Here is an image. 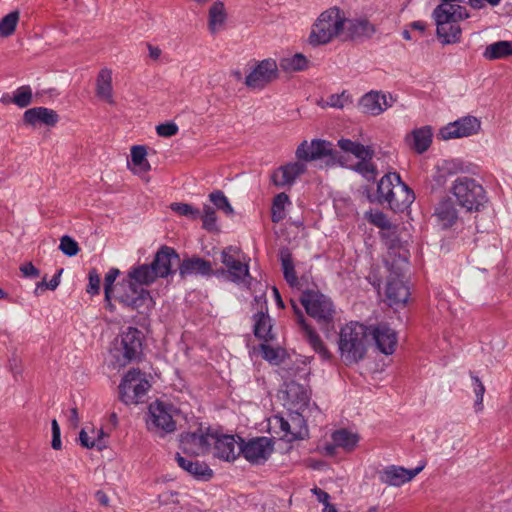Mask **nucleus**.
Instances as JSON below:
<instances>
[{
	"label": "nucleus",
	"mask_w": 512,
	"mask_h": 512,
	"mask_svg": "<svg viewBox=\"0 0 512 512\" xmlns=\"http://www.w3.org/2000/svg\"><path fill=\"white\" fill-rule=\"evenodd\" d=\"M172 259H178L175 250L163 246L150 264L130 267L125 278L118 284V301L133 310L151 309L154 306V300L145 286L153 284L158 278L171 275Z\"/></svg>",
	"instance_id": "nucleus-1"
},
{
	"label": "nucleus",
	"mask_w": 512,
	"mask_h": 512,
	"mask_svg": "<svg viewBox=\"0 0 512 512\" xmlns=\"http://www.w3.org/2000/svg\"><path fill=\"white\" fill-rule=\"evenodd\" d=\"M299 161L291 162L277 168L271 175L272 183L277 187L291 186L297 177L306 171V165L302 161L326 160L327 163L335 162L337 151L333 144L326 140L314 139L310 143L303 141L296 150Z\"/></svg>",
	"instance_id": "nucleus-2"
},
{
	"label": "nucleus",
	"mask_w": 512,
	"mask_h": 512,
	"mask_svg": "<svg viewBox=\"0 0 512 512\" xmlns=\"http://www.w3.org/2000/svg\"><path fill=\"white\" fill-rule=\"evenodd\" d=\"M439 1L440 4L432 12L437 36L445 45L458 43L462 34L459 22L470 17L467 9L460 5L464 0Z\"/></svg>",
	"instance_id": "nucleus-3"
},
{
	"label": "nucleus",
	"mask_w": 512,
	"mask_h": 512,
	"mask_svg": "<svg viewBox=\"0 0 512 512\" xmlns=\"http://www.w3.org/2000/svg\"><path fill=\"white\" fill-rule=\"evenodd\" d=\"M368 328L359 322H350L339 333L338 348L345 364L361 361L367 352Z\"/></svg>",
	"instance_id": "nucleus-4"
},
{
	"label": "nucleus",
	"mask_w": 512,
	"mask_h": 512,
	"mask_svg": "<svg viewBox=\"0 0 512 512\" xmlns=\"http://www.w3.org/2000/svg\"><path fill=\"white\" fill-rule=\"evenodd\" d=\"M459 206L468 212H478L488 201L484 187L469 176L457 177L450 188Z\"/></svg>",
	"instance_id": "nucleus-5"
},
{
	"label": "nucleus",
	"mask_w": 512,
	"mask_h": 512,
	"mask_svg": "<svg viewBox=\"0 0 512 512\" xmlns=\"http://www.w3.org/2000/svg\"><path fill=\"white\" fill-rule=\"evenodd\" d=\"M379 201L387 203L394 211L408 207L414 201V193L401 181L397 173L384 175L377 186Z\"/></svg>",
	"instance_id": "nucleus-6"
},
{
	"label": "nucleus",
	"mask_w": 512,
	"mask_h": 512,
	"mask_svg": "<svg viewBox=\"0 0 512 512\" xmlns=\"http://www.w3.org/2000/svg\"><path fill=\"white\" fill-rule=\"evenodd\" d=\"M344 25L345 16L339 8L333 7L322 12L312 26L309 43L314 46L329 43L344 32Z\"/></svg>",
	"instance_id": "nucleus-7"
},
{
	"label": "nucleus",
	"mask_w": 512,
	"mask_h": 512,
	"mask_svg": "<svg viewBox=\"0 0 512 512\" xmlns=\"http://www.w3.org/2000/svg\"><path fill=\"white\" fill-rule=\"evenodd\" d=\"M220 259L226 270L218 271L217 275H226L227 279L237 285H247L251 276L249 272L250 258L237 246H227L221 251Z\"/></svg>",
	"instance_id": "nucleus-8"
},
{
	"label": "nucleus",
	"mask_w": 512,
	"mask_h": 512,
	"mask_svg": "<svg viewBox=\"0 0 512 512\" xmlns=\"http://www.w3.org/2000/svg\"><path fill=\"white\" fill-rule=\"evenodd\" d=\"M307 314L323 328L333 322L334 306L330 298L319 291L306 290L300 297Z\"/></svg>",
	"instance_id": "nucleus-9"
},
{
	"label": "nucleus",
	"mask_w": 512,
	"mask_h": 512,
	"mask_svg": "<svg viewBox=\"0 0 512 512\" xmlns=\"http://www.w3.org/2000/svg\"><path fill=\"white\" fill-rule=\"evenodd\" d=\"M174 408L171 404L155 401L149 405L146 419L147 429L161 437L172 433L176 429L173 419Z\"/></svg>",
	"instance_id": "nucleus-10"
},
{
	"label": "nucleus",
	"mask_w": 512,
	"mask_h": 512,
	"mask_svg": "<svg viewBox=\"0 0 512 512\" xmlns=\"http://www.w3.org/2000/svg\"><path fill=\"white\" fill-rule=\"evenodd\" d=\"M150 388V383L138 369L129 370L119 385L120 400L125 404H137Z\"/></svg>",
	"instance_id": "nucleus-11"
},
{
	"label": "nucleus",
	"mask_w": 512,
	"mask_h": 512,
	"mask_svg": "<svg viewBox=\"0 0 512 512\" xmlns=\"http://www.w3.org/2000/svg\"><path fill=\"white\" fill-rule=\"evenodd\" d=\"M142 352L141 332L134 327H129L121 335V346L115 350V366L124 367L136 360Z\"/></svg>",
	"instance_id": "nucleus-12"
},
{
	"label": "nucleus",
	"mask_w": 512,
	"mask_h": 512,
	"mask_svg": "<svg viewBox=\"0 0 512 512\" xmlns=\"http://www.w3.org/2000/svg\"><path fill=\"white\" fill-rule=\"evenodd\" d=\"M240 455L251 464L259 465L265 463L274 450V442L271 438L260 436L245 441L239 438Z\"/></svg>",
	"instance_id": "nucleus-13"
},
{
	"label": "nucleus",
	"mask_w": 512,
	"mask_h": 512,
	"mask_svg": "<svg viewBox=\"0 0 512 512\" xmlns=\"http://www.w3.org/2000/svg\"><path fill=\"white\" fill-rule=\"evenodd\" d=\"M481 130V120L466 115L440 128L438 137L442 140L465 138L476 135Z\"/></svg>",
	"instance_id": "nucleus-14"
},
{
	"label": "nucleus",
	"mask_w": 512,
	"mask_h": 512,
	"mask_svg": "<svg viewBox=\"0 0 512 512\" xmlns=\"http://www.w3.org/2000/svg\"><path fill=\"white\" fill-rule=\"evenodd\" d=\"M279 394L283 405L288 410L303 413L309 406L310 393L308 389L296 381H286Z\"/></svg>",
	"instance_id": "nucleus-15"
},
{
	"label": "nucleus",
	"mask_w": 512,
	"mask_h": 512,
	"mask_svg": "<svg viewBox=\"0 0 512 512\" xmlns=\"http://www.w3.org/2000/svg\"><path fill=\"white\" fill-rule=\"evenodd\" d=\"M278 77V65L272 59L260 61L246 76L245 84L251 89H263Z\"/></svg>",
	"instance_id": "nucleus-16"
},
{
	"label": "nucleus",
	"mask_w": 512,
	"mask_h": 512,
	"mask_svg": "<svg viewBox=\"0 0 512 512\" xmlns=\"http://www.w3.org/2000/svg\"><path fill=\"white\" fill-rule=\"evenodd\" d=\"M239 436L213 433V455L220 460L233 462L240 455Z\"/></svg>",
	"instance_id": "nucleus-17"
},
{
	"label": "nucleus",
	"mask_w": 512,
	"mask_h": 512,
	"mask_svg": "<svg viewBox=\"0 0 512 512\" xmlns=\"http://www.w3.org/2000/svg\"><path fill=\"white\" fill-rule=\"evenodd\" d=\"M424 467L425 465L422 464L414 469H406L401 466L390 465L379 472V480L388 486L399 487L410 482Z\"/></svg>",
	"instance_id": "nucleus-18"
},
{
	"label": "nucleus",
	"mask_w": 512,
	"mask_h": 512,
	"mask_svg": "<svg viewBox=\"0 0 512 512\" xmlns=\"http://www.w3.org/2000/svg\"><path fill=\"white\" fill-rule=\"evenodd\" d=\"M213 433H185L180 439V448L189 455H205L211 450Z\"/></svg>",
	"instance_id": "nucleus-19"
},
{
	"label": "nucleus",
	"mask_w": 512,
	"mask_h": 512,
	"mask_svg": "<svg viewBox=\"0 0 512 512\" xmlns=\"http://www.w3.org/2000/svg\"><path fill=\"white\" fill-rule=\"evenodd\" d=\"M385 293L391 307L404 305L407 302L410 292L401 273L395 272L389 276Z\"/></svg>",
	"instance_id": "nucleus-20"
},
{
	"label": "nucleus",
	"mask_w": 512,
	"mask_h": 512,
	"mask_svg": "<svg viewBox=\"0 0 512 512\" xmlns=\"http://www.w3.org/2000/svg\"><path fill=\"white\" fill-rule=\"evenodd\" d=\"M371 335L375 341L377 349L385 354L392 355L395 352L398 336L395 330L385 323H379L372 327Z\"/></svg>",
	"instance_id": "nucleus-21"
},
{
	"label": "nucleus",
	"mask_w": 512,
	"mask_h": 512,
	"mask_svg": "<svg viewBox=\"0 0 512 512\" xmlns=\"http://www.w3.org/2000/svg\"><path fill=\"white\" fill-rule=\"evenodd\" d=\"M276 422L279 424L280 430L283 433L282 437L287 441H294L302 439L307 433L304 425L302 413L295 412L291 414L290 421L283 417H275Z\"/></svg>",
	"instance_id": "nucleus-22"
},
{
	"label": "nucleus",
	"mask_w": 512,
	"mask_h": 512,
	"mask_svg": "<svg viewBox=\"0 0 512 512\" xmlns=\"http://www.w3.org/2000/svg\"><path fill=\"white\" fill-rule=\"evenodd\" d=\"M293 307L297 313L298 324L300 325L301 331L306 341L323 360H329L331 358V354L320 336L306 323L303 314L296 309V306L293 305Z\"/></svg>",
	"instance_id": "nucleus-23"
},
{
	"label": "nucleus",
	"mask_w": 512,
	"mask_h": 512,
	"mask_svg": "<svg viewBox=\"0 0 512 512\" xmlns=\"http://www.w3.org/2000/svg\"><path fill=\"white\" fill-rule=\"evenodd\" d=\"M433 216L436 219L437 225L447 230L453 227L458 221V210L451 199L441 200L435 207Z\"/></svg>",
	"instance_id": "nucleus-24"
},
{
	"label": "nucleus",
	"mask_w": 512,
	"mask_h": 512,
	"mask_svg": "<svg viewBox=\"0 0 512 512\" xmlns=\"http://www.w3.org/2000/svg\"><path fill=\"white\" fill-rule=\"evenodd\" d=\"M391 105L385 94L375 91L366 93L359 101V109L361 112L373 116L380 115Z\"/></svg>",
	"instance_id": "nucleus-25"
},
{
	"label": "nucleus",
	"mask_w": 512,
	"mask_h": 512,
	"mask_svg": "<svg viewBox=\"0 0 512 512\" xmlns=\"http://www.w3.org/2000/svg\"><path fill=\"white\" fill-rule=\"evenodd\" d=\"M331 439L333 443L327 444L324 447L325 452L329 455L334 454L337 447L346 451H352L359 441V436L357 433L342 428L335 430L331 434Z\"/></svg>",
	"instance_id": "nucleus-26"
},
{
	"label": "nucleus",
	"mask_w": 512,
	"mask_h": 512,
	"mask_svg": "<svg viewBox=\"0 0 512 512\" xmlns=\"http://www.w3.org/2000/svg\"><path fill=\"white\" fill-rule=\"evenodd\" d=\"M375 31V26L365 17L345 18L343 33L349 39L370 38Z\"/></svg>",
	"instance_id": "nucleus-27"
},
{
	"label": "nucleus",
	"mask_w": 512,
	"mask_h": 512,
	"mask_svg": "<svg viewBox=\"0 0 512 512\" xmlns=\"http://www.w3.org/2000/svg\"><path fill=\"white\" fill-rule=\"evenodd\" d=\"M175 459L179 467H181L195 479L209 480L213 476L212 469L204 462L184 457L179 453H177Z\"/></svg>",
	"instance_id": "nucleus-28"
},
{
	"label": "nucleus",
	"mask_w": 512,
	"mask_h": 512,
	"mask_svg": "<svg viewBox=\"0 0 512 512\" xmlns=\"http://www.w3.org/2000/svg\"><path fill=\"white\" fill-rule=\"evenodd\" d=\"M58 120V114L46 107H34L24 112V121L32 126L37 124L54 126Z\"/></svg>",
	"instance_id": "nucleus-29"
},
{
	"label": "nucleus",
	"mask_w": 512,
	"mask_h": 512,
	"mask_svg": "<svg viewBox=\"0 0 512 512\" xmlns=\"http://www.w3.org/2000/svg\"><path fill=\"white\" fill-rule=\"evenodd\" d=\"M107 435L103 429H97L93 426L84 427L79 433V441L81 446L87 449L96 448L97 450H103L107 447L105 437Z\"/></svg>",
	"instance_id": "nucleus-30"
},
{
	"label": "nucleus",
	"mask_w": 512,
	"mask_h": 512,
	"mask_svg": "<svg viewBox=\"0 0 512 512\" xmlns=\"http://www.w3.org/2000/svg\"><path fill=\"white\" fill-rule=\"evenodd\" d=\"M432 137V128L430 126H423L421 128L414 129L407 137V141L415 152L422 154L430 147Z\"/></svg>",
	"instance_id": "nucleus-31"
},
{
	"label": "nucleus",
	"mask_w": 512,
	"mask_h": 512,
	"mask_svg": "<svg viewBox=\"0 0 512 512\" xmlns=\"http://www.w3.org/2000/svg\"><path fill=\"white\" fill-rule=\"evenodd\" d=\"M96 95L101 100L112 104L113 99V87H112V70L105 67L102 68L96 78Z\"/></svg>",
	"instance_id": "nucleus-32"
},
{
	"label": "nucleus",
	"mask_w": 512,
	"mask_h": 512,
	"mask_svg": "<svg viewBox=\"0 0 512 512\" xmlns=\"http://www.w3.org/2000/svg\"><path fill=\"white\" fill-rule=\"evenodd\" d=\"M182 276L202 275L207 276L212 272L211 263L199 257L184 259L179 267Z\"/></svg>",
	"instance_id": "nucleus-33"
},
{
	"label": "nucleus",
	"mask_w": 512,
	"mask_h": 512,
	"mask_svg": "<svg viewBox=\"0 0 512 512\" xmlns=\"http://www.w3.org/2000/svg\"><path fill=\"white\" fill-rule=\"evenodd\" d=\"M253 328L254 335L268 342L274 339V335L272 333V320L267 314V312L260 311L253 316Z\"/></svg>",
	"instance_id": "nucleus-34"
},
{
	"label": "nucleus",
	"mask_w": 512,
	"mask_h": 512,
	"mask_svg": "<svg viewBox=\"0 0 512 512\" xmlns=\"http://www.w3.org/2000/svg\"><path fill=\"white\" fill-rule=\"evenodd\" d=\"M338 146L343 152L351 153L359 160L365 158H373L374 156V150L371 146L364 145L350 139H340L338 141Z\"/></svg>",
	"instance_id": "nucleus-35"
},
{
	"label": "nucleus",
	"mask_w": 512,
	"mask_h": 512,
	"mask_svg": "<svg viewBox=\"0 0 512 512\" xmlns=\"http://www.w3.org/2000/svg\"><path fill=\"white\" fill-rule=\"evenodd\" d=\"M512 56V41L500 40L486 46L483 57L487 60H498Z\"/></svg>",
	"instance_id": "nucleus-36"
},
{
	"label": "nucleus",
	"mask_w": 512,
	"mask_h": 512,
	"mask_svg": "<svg viewBox=\"0 0 512 512\" xmlns=\"http://www.w3.org/2000/svg\"><path fill=\"white\" fill-rule=\"evenodd\" d=\"M279 258L284 278L287 281V283L292 287L298 285V278L296 275L293 258L290 250L288 248H282L279 252Z\"/></svg>",
	"instance_id": "nucleus-37"
},
{
	"label": "nucleus",
	"mask_w": 512,
	"mask_h": 512,
	"mask_svg": "<svg viewBox=\"0 0 512 512\" xmlns=\"http://www.w3.org/2000/svg\"><path fill=\"white\" fill-rule=\"evenodd\" d=\"M227 14L224 4L216 1L209 9V29L212 33L220 31L226 21Z\"/></svg>",
	"instance_id": "nucleus-38"
},
{
	"label": "nucleus",
	"mask_w": 512,
	"mask_h": 512,
	"mask_svg": "<svg viewBox=\"0 0 512 512\" xmlns=\"http://www.w3.org/2000/svg\"><path fill=\"white\" fill-rule=\"evenodd\" d=\"M290 204V199L286 193L277 194L271 207V220L274 223H279L286 217L285 208Z\"/></svg>",
	"instance_id": "nucleus-39"
},
{
	"label": "nucleus",
	"mask_w": 512,
	"mask_h": 512,
	"mask_svg": "<svg viewBox=\"0 0 512 512\" xmlns=\"http://www.w3.org/2000/svg\"><path fill=\"white\" fill-rule=\"evenodd\" d=\"M307 64V58L301 53H296L292 56L283 57L280 60V67L288 72L301 71L307 67Z\"/></svg>",
	"instance_id": "nucleus-40"
},
{
	"label": "nucleus",
	"mask_w": 512,
	"mask_h": 512,
	"mask_svg": "<svg viewBox=\"0 0 512 512\" xmlns=\"http://www.w3.org/2000/svg\"><path fill=\"white\" fill-rule=\"evenodd\" d=\"M208 198L215 209L222 211L226 215H232L234 213L233 207L222 191H214L209 194Z\"/></svg>",
	"instance_id": "nucleus-41"
},
{
	"label": "nucleus",
	"mask_w": 512,
	"mask_h": 512,
	"mask_svg": "<svg viewBox=\"0 0 512 512\" xmlns=\"http://www.w3.org/2000/svg\"><path fill=\"white\" fill-rule=\"evenodd\" d=\"M147 150L145 146L135 145L131 148V161L138 167L140 172H147L150 170V164L147 159Z\"/></svg>",
	"instance_id": "nucleus-42"
},
{
	"label": "nucleus",
	"mask_w": 512,
	"mask_h": 512,
	"mask_svg": "<svg viewBox=\"0 0 512 512\" xmlns=\"http://www.w3.org/2000/svg\"><path fill=\"white\" fill-rule=\"evenodd\" d=\"M32 89L29 85L18 87L12 95L11 102L19 108H25L32 103Z\"/></svg>",
	"instance_id": "nucleus-43"
},
{
	"label": "nucleus",
	"mask_w": 512,
	"mask_h": 512,
	"mask_svg": "<svg viewBox=\"0 0 512 512\" xmlns=\"http://www.w3.org/2000/svg\"><path fill=\"white\" fill-rule=\"evenodd\" d=\"M199 219L202 220L203 228L208 231H217V216L215 208L210 204H204Z\"/></svg>",
	"instance_id": "nucleus-44"
},
{
	"label": "nucleus",
	"mask_w": 512,
	"mask_h": 512,
	"mask_svg": "<svg viewBox=\"0 0 512 512\" xmlns=\"http://www.w3.org/2000/svg\"><path fill=\"white\" fill-rule=\"evenodd\" d=\"M19 20V13L12 11L0 20V37L12 35L16 29Z\"/></svg>",
	"instance_id": "nucleus-45"
},
{
	"label": "nucleus",
	"mask_w": 512,
	"mask_h": 512,
	"mask_svg": "<svg viewBox=\"0 0 512 512\" xmlns=\"http://www.w3.org/2000/svg\"><path fill=\"white\" fill-rule=\"evenodd\" d=\"M371 160L372 158L360 159L354 166V170L368 181H374L377 175L376 167Z\"/></svg>",
	"instance_id": "nucleus-46"
},
{
	"label": "nucleus",
	"mask_w": 512,
	"mask_h": 512,
	"mask_svg": "<svg viewBox=\"0 0 512 512\" xmlns=\"http://www.w3.org/2000/svg\"><path fill=\"white\" fill-rule=\"evenodd\" d=\"M365 218L376 227L382 229V230H390L392 228L391 222L388 220L386 215L379 211H368L365 214Z\"/></svg>",
	"instance_id": "nucleus-47"
},
{
	"label": "nucleus",
	"mask_w": 512,
	"mask_h": 512,
	"mask_svg": "<svg viewBox=\"0 0 512 512\" xmlns=\"http://www.w3.org/2000/svg\"><path fill=\"white\" fill-rule=\"evenodd\" d=\"M170 208L180 216L191 220H197L200 217V210L187 203H172Z\"/></svg>",
	"instance_id": "nucleus-48"
},
{
	"label": "nucleus",
	"mask_w": 512,
	"mask_h": 512,
	"mask_svg": "<svg viewBox=\"0 0 512 512\" xmlns=\"http://www.w3.org/2000/svg\"><path fill=\"white\" fill-rule=\"evenodd\" d=\"M471 380H472V386L475 393V409L477 412L481 411L483 409V398L485 394V386L483 385L482 381L479 379L478 376H476L474 373H470Z\"/></svg>",
	"instance_id": "nucleus-49"
},
{
	"label": "nucleus",
	"mask_w": 512,
	"mask_h": 512,
	"mask_svg": "<svg viewBox=\"0 0 512 512\" xmlns=\"http://www.w3.org/2000/svg\"><path fill=\"white\" fill-rule=\"evenodd\" d=\"M120 275V270L117 268H111L106 273L104 278V294H105V301L110 305L111 301V294L113 291V285L116 281L117 277Z\"/></svg>",
	"instance_id": "nucleus-50"
},
{
	"label": "nucleus",
	"mask_w": 512,
	"mask_h": 512,
	"mask_svg": "<svg viewBox=\"0 0 512 512\" xmlns=\"http://www.w3.org/2000/svg\"><path fill=\"white\" fill-rule=\"evenodd\" d=\"M59 249L63 254L69 257L75 256L79 252L78 243L67 235L60 239Z\"/></svg>",
	"instance_id": "nucleus-51"
},
{
	"label": "nucleus",
	"mask_w": 512,
	"mask_h": 512,
	"mask_svg": "<svg viewBox=\"0 0 512 512\" xmlns=\"http://www.w3.org/2000/svg\"><path fill=\"white\" fill-rule=\"evenodd\" d=\"M262 356L265 360L269 361L270 363H279L282 358L283 351L279 348H274L269 346L268 344H261L260 345Z\"/></svg>",
	"instance_id": "nucleus-52"
},
{
	"label": "nucleus",
	"mask_w": 512,
	"mask_h": 512,
	"mask_svg": "<svg viewBox=\"0 0 512 512\" xmlns=\"http://www.w3.org/2000/svg\"><path fill=\"white\" fill-rule=\"evenodd\" d=\"M101 278L96 269H91L88 273L87 293L98 295L100 293Z\"/></svg>",
	"instance_id": "nucleus-53"
},
{
	"label": "nucleus",
	"mask_w": 512,
	"mask_h": 512,
	"mask_svg": "<svg viewBox=\"0 0 512 512\" xmlns=\"http://www.w3.org/2000/svg\"><path fill=\"white\" fill-rule=\"evenodd\" d=\"M63 272V269H60L49 282H46L45 280L37 283L35 288V293L37 294L39 290L46 288L49 290L54 291L60 284V277Z\"/></svg>",
	"instance_id": "nucleus-54"
},
{
	"label": "nucleus",
	"mask_w": 512,
	"mask_h": 512,
	"mask_svg": "<svg viewBox=\"0 0 512 512\" xmlns=\"http://www.w3.org/2000/svg\"><path fill=\"white\" fill-rule=\"evenodd\" d=\"M178 130L174 122L162 123L156 127L157 134L161 137H172L178 133Z\"/></svg>",
	"instance_id": "nucleus-55"
},
{
	"label": "nucleus",
	"mask_w": 512,
	"mask_h": 512,
	"mask_svg": "<svg viewBox=\"0 0 512 512\" xmlns=\"http://www.w3.org/2000/svg\"><path fill=\"white\" fill-rule=\"evenodd\" d=\"M51 430H52V441L51 446L55 450H60L62 448V442H61V430L60 426L56 419H53L51 421Z\"/></svg>",
	"instance_id": "nucleus-56"
},
{
	"label": "nucleus",
	"mask_w": 512,
	"mask_h": 512,
	"mask_svg": "<svg viewBox=\"0 0 512 512\" xmlns=\"http://www.w3.org/2000/svg\"><path fill=\"white\" fill-rule=\"evenodd\" d=\"M20 271L27 278H36L40 274L39 270L31 262L21 265Z\"/></svg>",
	"instance_id": "nucleus-57"
},
{
	"label": "nucleus",
	"mask_w": 512,
	"mask_h": 512,
	"mask_svg": "<svg viewBox=\"0 0 512 512\" xmlns=\"http://www.w3.org/2000/svg\"><path fill=\"white\" fill-rule=\"evenodd\" d=\"M348 101V96L342 93L341 95H332L329 97L328 105L334 108H343Z\"/></svg>",
	"instance_id": "nucleus-58"
},
{
	"label": "nucleus",
	"mask_w": 512,
	"mask_h": 512,
	"mask_svg": "<svg viewBox=\"0 0 512 512\" xmlns=\"http://www.w3.org/2000/svg\"><path fill=\"white\" fill-rule=\"evenodd\" d=\"M502 0H468V4L473 9H482L485 6V3H488L491 6H497Z\"/></svg>",
	"instance_id": "nucleus-59"
},
{
	"label": "nucleus",
	"mask_w": 512,
	"mask_h": 512,
	"mask_svg": "<svg viewBox=\"0 0 512 512\" xmlns=\"http://www.w3.org/2000/svg\"><path fill=\"white\" fill-rule=\"evenodd\" d=\"M311 491L316 496L317 500L319 502H321L323 505L326 504L327 502H329L330 495L327 492H325L324 490L315 487Z\"/></svg>",
	"instance_id": "nucleus-60"
},
{
	"label": "nucleus",
	"mask_w": 512,
	"mask_h": 512,
	"mask_svg": "<svg viewBox=\"0 0 512 512\" xmlns=\"http://www.w3.org/2000/svg\"><path fill=\"white\" fill-rule=\"evenodd\" d=\"M66 417L72 426L78 425L80 418L76 407L69 409L66 413Z\"/></svg>",
	"instance_id": "nucleus-61"
},
{
	"label": "nucleus",
	"mask_w": 512,
	"mask_h": 512,
	"mask_svg": "<svg viewBox=\"0 0 512 512\" xmlns=\"http://www.w3.org/2000/svg\"><path fill=\"white\" fill-rule=\"evenodd\" d=\"M177 495H178V493L173 492V491L163 493V494L159 495V502L161 505H168L170 503H175V501L173 500V497H175Z\"/></svg>",
	"instance_id": "nucleus-62"
},
{
	"label": "nucleus",
	"mask_w": 512,
	"mask_h": 512,
	"mask_svg": "<svg viewBox=\"0 0 512 512\" xmlns=\"http://www.w3.org/2000/svg\"><path fill=\"white\" fill-rule=\"evenodd\" d=\"M95 498L97 499V501L103 505V506H109V503H110V499L108 497V495L102 491V490H97L95 492Z\"/></svg>",
	"instance_id": "nucleus-63"
},
{
	"label": "nucleus",
	"mask_w": 512,
	"mask_h": 512,
	"mask_svg": "<svg viewBox=\"0 0 512 512\" xmlns=\"http://www.w3.org/2000/svg\"><path fill=\"white\" fill-rule=\"evenodd\" d=\"M148 49H149V56L152 59L156 60V59H158L160 57L161 50L158 47H154V46L149 45Z\"/></svg>",
	"instance_id": "nucleus-64"
}]
</instances>
